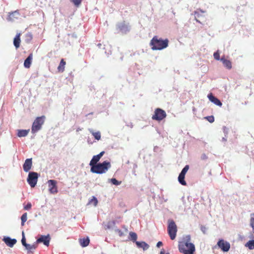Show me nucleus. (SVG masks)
Segmentation results:
<instances>
[{
  "label": "nucleus",
  "instance_id": "nucleus-36",
  "mask_svg": "<svg viewBox=\"0 0 254 254\" xmlns=\"http://www.w3.org/2000/svg\"><path fill=\"white\" fill-rule=\"evenodd\" d=\"M15 14H17V15H18L19 13H18V12L17 11H15L14 12H12L11 13H9V15L8 16L9 19L13 20V18H12V16H13Z\"/></svg>",
  "mask_w": 254,
  "mask_h": 254
},
{
  "label": "nucleus",
  "instance_id": "nucleus-23",
  "mask_svg": "<svg viewBox=\"0 0 254 254\" xmlns=\"http://www.w3.org/2000/svg\"><path fill=\"white\" fill-rule=\"evenodd\" d=\"M66 64L65 62L63 59L61 60L60 64L58 67V69L59 71L63 72L64 70L65 65Z\"/></svg>",
  "mask_w": 254,
  "mask_h": 254
},
{
  "label": "nucleus",
  "instance_id": "nucleus-33",
  "mask_svg": "<svg viewBox=\"0 0 254 254\" xmlns=\"http://www.w3.org/2000/svg\"><path fill=\"white\" fill-rule=\"evenodd\" d=\"M21 243H22V245L24 246V247H25L27 244L26 242V239L25 238L24 234L23 232H22V238L21 240Z\"/></svg>",
  "mask_w": 254,
  "mask_h": 254
},
{
  "label": "nucleus",
  "instance_id": "nucleus-41",
  "mask_svg": "<svg viewBox=\"0 0 254 254\" xmlns=\"http://www.w3.org/2000/svg\"><path fill=\"white\" fill-rule=\"evenodd\" d=\"M104 151L101 152L99 154L97 155L99 158H101L104 154Z\"/></svg>",
  "mask_w": 254,
  "mask_h": 254
},
{
  "label": "nucleus",
  "instance_id": "nucleus-37",
  "mask_svg": "<svg viewBox=\"0 0 254 254\" xmlns=\"http://www.w3.org/2000/svg\"><path fill=\"white\" fill-rule=\"evenodd\" d=\"M116 232L118 234V235L120 237H122V236H124V235H125L124 233H123V232H122V231L120 229H117L116 230Z\"/></svg>",
  "mask_w": 254,
  "mask_h": 254
},
{
  "label": "nucleus",
  "instance_id": "nucleus-13",
  "mask_svg": "<svg viewBox=\"0 0 254 254\" xmlns=\"http://www.w3.org/2000/svg\"><path fill=\"white\" fill-rule=\"evenodd\" d=\"M32 165V158L27 159L23 165L24 171L26 172H28L31 169Z\"/></svg>",
  "mask_w": 254,
  "mask_h": 254
},
{
  "label": "nucleus",
  "instance_id": "nucleus-17",
  "mask_svg": "<svg viewBox=\"0 0 254 254\" xmlns=\"http://www.w3.org/2000/svg\"><path fill=\"white\" fill-rule=\"evenodd\" d=\"M220 61L223 63V65L225 67L229 69L232 68V63L230 61L225 59L224 57H222Z\"/></svg>",
  "mask_w": 254,
  "mask_h": 254
},
{
  "label": "nucleus",
  "instance_id": "nucleus-15",
  "mask_svg": "<svg viewBox=\"0 0 254 254\" xmlns=\"http://www.w3.org/2000/svg\"><path fill=\"white\" fill-rule=\"evenodd\" d=\"M33 59V54L31 53L24 61V66L25 67L29 68L31 64Z\"/></svg>",
  "mask_w": 254,
  "mask_h": 254
},
{
  "label": "nucleus",
  "instance_id": "nucleus-22",
  "mask_svg": "<svg viewBox=\"0 0 254 254\" xmlns=\"http://www.w3.org/2000/svg\"><path fill=\"white\" fill-rule=\"evenodd\" d=\"M89 239L88 238H83L79 240L81 246L83 247L87 246L89 244Z\"/></svg>",
  "mask_w": 254,
  "mask_h": 254
},
{
  "label": "nucleus",
  "instance_id": "nucleus-31",
  "mask_svg": "<svg viewBox=\"0 0 254 254\" xmlns=\"http://www.w3.org/2000/svg\"><path fill=\"white\" fill-rule=\"evenodd\" d=\"M201 17V16L198 12H195V18L197 22L199 23H201L200 20L199 19Z\"/></svg>",
  "mask_w": 254,
  "mask_h": 254
},
{
  "label": "nucleus",
  "instance_id": "nucleus-18",
  "mask_svg": "<svg viewBox=\"0 0 254 254\" xmlns=\"http://www.w3.org/2000/svg\"><path fill=\"white\" fill-rule=\"evenodd\" d=\"M38 245L35 242L32 245L27 244V245L25 247L26 249L28 251V253H33L34 251L37 248Z\"/></svg>",
  "mask_w": 254,
  "mask_h": 254
},
{
  "label": "nucleus",
  "instance_id": "nucleus-1",
  "mask_svg": "<svg viewBox=\"0 0 254 254\" xmlns=\"http://www.w3.org/2000/svg\"><path fill=\"white\" fill-rule=\"evenodd\" d=\"M178 248L180 253L183 254H193L195 250L194 245L190 242V237L189 235L179 242Z\"/></svg>",
  "mask_w": 254,
  "mask_h": 254
},
{
  "label": "nucleus",
  "instance_id": "nucleus-7",
  "mask_svg": "<svg viewBox=\"0 0 254 254\" xmlns=\"http://www.w3.org/2000/svg\"><path fill=\"white\" fill-rule=\"evenodd\" d=\"M38 174L36 172H30L29 173L27 182L32 188L36 186L38 181Z\"/></svg>",
  "mask_w": 254,
  "mask_h": 254
},
{
  "label": "nucleus",
  "instance_id": "nucleus-29",
  "mask_svg": "<svg viewBox=\"0 0 254 254\" xmlns=\"http://www.w3.org/2000/svg\"><path fill=\"white\" fill-rule=\"evenodd\" d=\"M111 182L115 185H120L121 184V181H118L117 180H116L115 178H112L111 179Z\"/></svg>",
  "mask_w": 254,
  "mask_h": 254
},
{
  "label": "nucleus",
  "instance_id": "nucleus-43",
  "mask_svg": "<svg viewBox=\"0 0 254 254\" xmlns=\"http://www.w3.org/2000/svg\"><path fill=\"white\" fill-rule=\"evenodd\" d=\"M162 245H163V243H162V242H161V241L158 242L157 243V247H158V248L160 247H161V246H162Z\"/></svg>",
  "mask_w": 254,
  "mask_h": 254
},
{
  "label": "nucleus",
  "instance_id": "nucleus-30",
  "mask_svg": "<svg viewBox=\"0 0 254 254\" xmlns=\"http://www.w3.org/2000/svg\"><path fill=\"white\" fill-rule=\"evenodd\" d=\"M89 202L90 203H93L94 205L96 206L98 203V200L95 197L93 196Z\"/></svg>",
  "mask_w": 254,
  "mask_h": 254
},
{
  "label": "nucleus",
  "instance_id": "nucleus-4",
  "mask_svg": "<svg viewBox=\"0 0 254 254\" xmlns=\"http://www.w3.org/2000/svg\"><path fill=\"white\" fill-rule=\"evenodd\" d=\"M45 116H42L36 118L33 123L31 127L32 133H35L41 129L42 126L45 122Z\"/></svg>",
  "mask_w": 254,
  "mask_h": 254
},
{
  "label": "nucleus",
  "instance_id": "nucleus-38",
  "mask_svg": "<svg viewBox=\"0 0 254 254\" xmlns=\"http://www.w3.org/2000/svg\"><path fill=\"white\" fill-rule=\"evenodd\" d=\"M72 2L76 6H78L80 4V3L81 2V0H72Z\"/></svg>",
  "mask_w": 254,
  "mask_h": 254
},
{
  "label": "nucleus",
  "instance_id": "nucleus-28",
  "mask_svg": "<svg viewBox=\"0 0 254 254\" xmlns=\"http://www.w3.org/2000/svg\"><path fill=\"white\" fill-rule=\"evenodd\" d=\"M21 225L23 226L24 225L25 222L27 220V213H24L21 217Z\"/></svg>",
  "mask_w": 254,
  "mask_h": 254
},
{
  "label": "nucleus",
  "instance_id": "nucleus-40",
  "mask_svg": "<svg viewBox=\"0 0 254 254\" xmlns=\"http://www.w3.org/2000/svg\"><path fill=\"white\" fill-rule=\"evenodd\" d=\"M201 159L202 160H206L207 159V156L205 154H203L201 156Z\"/></svg>",
  "mask_w": 254,
  "mask_h": 254
},
{
  "label": "nucleus",
  "instance_id": "nucleus-16",
  "mask_svg": "<svg viewBox=\"0 0 254 254\" xmlns=\"http://www.w3.org/2000/svg\"><path fill=\"white\" fill-rule=\"evenodd\" d=\"M20 35V33H17L15 38H14L13 45L16 49H18L20 47V44L21 42Z\"/></svg>",
  "mask_w": 254,
  "mask_h": 254
},
{
  "label": "nucleus",
  "instance_id": "nucleus-21",
  "mask_svg": "<svg viewBox=\"0 0 254 254\" xmlns=\"http://www.w3.org/2000/svg\"><path fill=\"white\" fill-rule=\"evenodd\" d=\"M29 131V129L18 130L17 132V136L20 137L26 136L28 134Z\"/></svg>",
  "mask_w": 254,
  "mask_h": 254
},
{
  "label": "nucleus",
  "instance_id": "nucleus-14",
  "mask_svg": "<svg viewBox=\"0 0 254 254\" xmlns=\"http://www.w3.org/2000/svg\"><path fill=\"white\" fill-rule=\"evenodd\" d=\"M3 241L7 246L11 248L13 247V246L16 244L17 242L16 239H12L9 237L4 238L3 239Z\"/></svg>",
  "mask_w": 254,
  "mask_h": 254
},
{
  "label": "nucleus",
  "instance_id": "nucleus-32",
  "mask_svg": "<svg viewBox=\"0 0 254 254\" xmlns=\"http://www.w3.org/2000/svg\"><path fill=\"white\" fill-rule=\"evenodd\" d=\"M251 225L253 229L254 233V213L251 215Z\"/></svg>",
  "mask_w": 254,
  "mask_h": 254
},
{
  "label": "nucleus",
  "instance_id": "nucleus-9",
  "mask_svg": "<svg viewBox=\"0 0 254 254\" xmlns=\"http://www.w3.org/2000/svg\"><path fill=\"white\" fill-rule=\"evenodd\" d=\"M189 169V166L186 165L185 167L182 170L181 173L179 174L178 177V181L183 186H186L187 183L185 181V177L186 174L188 172V170Z\"/></svg>",
  "mask_w": 254,
  "mask_h": 254
},
{
  "label": "nucleus",
  "instance_id": "nucleus-25",
  "mask_svg": "<svg viewBox=\"0 0 254 254\" xmlns=\"http://www.w3.org/2000/svg\"><path fill=\"white\" fill-rule=\"evenodd\" d=\"M250 250L254 249V240L248 241L245 245Z\"/></svg>",
  "mask_w": 254,
  "mask_h": 254
},
{
  "label": "nucleus",
  "instance_id": "nucleus-26",
  "mask_svg": "<svg viewBox=\"0 0 254 254\" xmlns=\"http://www.w3.org/2000/svg\"><path fill=\"white\" fill-rule=\"evenodd\" d=\"M137 238V235L135 233L133 232H130L129 233V239L133 242H136V240Z\"/></svg>",
  "mask_w": 254,
  "mask_h": 254
},
{
  "label": "nucleus",
  "instance_id": "nucleus-19",
  "mask_svg": "<svg viewBox=\"0 0 254 254\" xmlns=\"http://www.w3.org/2000/svg\"><path fill=\"white\" fill-rule=\"evenodd\" d=\"M136 245H137V246L138 248H141L144 250H146L148 249L149 248V245L144 242H140L136 241Z\"/></svg>",
  "mask_w": 254,
  "mask_h": 254
},
{
  "label": "nucleus",
  "instance_id": "nucleus-8",
  "mask_svg": "<svg viewBox=\"0 0 254 254\" xmlns=\"http://www.w3.org/2000/svg\"><path fill=\"white\" fill-rule=\"evenodd\" d=\"M217 246L224 252H227L230 249V244L223 239H220L217 243Z\"/></svg>",
  "mask_w": 254,
  "mask_h": 254
},
{
  "label": "nucleus",
  "instance_id": "nucleus-6",
  "mask_svg": "<svg viewBox=\"0 0 254 254\" xmlns=\"http://www.w3.org/2000/svg\"><path fill=\"white\" fill-rule=\"evenodd\" d=\"M166 116L165 111L160 108H157L154 111V114L152 116V119L153 120L160 121L165 119Z\"/></svg>",
  "mask_w": 254,
  "mask_h": 254
},
{
  "label": "nucleus",
  "instance_id": "nucleus-34",
  "mask_svg": "<svg viewBox=\"0 0 254 254\" xmlns=\"http://www.w3.org/2000/svg\"><path fill=\"white\" fill-rule=\"evenodd\" d=\"M205 119L210 123H212L214 121V118L213 116H207Z\"/></svg>",
  "mask_w": 254,
  "mask_h": 254
},
{
  "label": "nucleus",
  "instance_id": "nucleus-3",
  "mask_svg": "<svg viewBox=\"0 0 254 254\" xmlns=\"http://www.w3.org/2000/svg\"><path fill=\"white\" fill-rule=\"evenodd\" d=\"M111 167L110 163L105 161L102 163H98L96 165L92 166L90 170L93 173L101 174L106 173Z\"/></svg>",
  "mask_w": 254,
  "mask_h": 254
},
{
  "label": "nucleus",
  "instance_id": "nucleus-35",
  "mask_svg": "<svg viewBox=\"0 0 254 254\" xmlns=\"http://www.w3.org/2000/svg\"><path fill=\"white\" fill-rule=\"evenodd\" d=\"M214 58L216 60H220V55L218 51L215 52L213 54Z\"/></svg>",
  "mask_w": 254,
  "mask_h": 254
},
{
  "label": "nucleus",
  "instance_id": "nucleus-45",
  "mask_svg": "<svg viewBox=\"0 0 254 254\" xmlns=\"http://www.w3.org/2000/svg\"><path fill=\"white\" fill-rule=\"evenodd\" d=\"M101 46H102L101 44H98V46L99 48H100Z\"/></svg>",
  "mask_w": 254,
  "mask_h": 254
},
{
  "label": "nucleus",
  "instance_id": "nucleus-44",
  "mask_svg": "<svg viewBox=\"0 0 254 254\" xmlns=\"http://www.w3.org/2000/svg\"><path fill=\"white\" fill-rule=\"evenodd\" d=\"M160 254H169V253H165V251H164V249H162L161 252H160Z\"/></svg>",
  "mask_w": 254,
  "mask_h": 254
},
{
  "label": "nucleus",
  "instance_id": "nucleus-20",
  "mask_svg": "<svg viewBox=\"0 0 254 254\" xmlns=\"http://www.w3.org/2000/svg\"><path fill=\"white\" fill-rule=\"evenodd\" d=\"M100 158H99L97 155L94 156L90 162L89 165L91 167L96 165L97 164V162L100 160Z\"/></svg>",
  "mask_w": 254,
  "mask_h": 254
},
{
  "label": "nucleus",
  "instance_id": "nucleus-11",
  "mask_svg": "<svg viewBox=\"0 0 254 254\" xmlns=\"http://www.w3.org/2000/svg\"><path fill=\"white\" fill-rule=\"evenodd\" d=\"M51 238L50 235L48 234L47 236L42 235L40 236L39 238H38L36 241V243H43V244L46 246H49L50 244Z\"/></svg>",
  "mask_w": 254,
  "mask_h": 254
},
{
  "label": "nucleus",
  "instance_id": "nucleus-5",
  "mask_svg": "<svg viewBox=\"0 0 254 254\" xmlns=\"http://www.w3.org/2000/svg\"><path fill=\"white\" fill-rule=\"evenodd\" d=\"M168 233L172 240L176 238L177 232V226L174 220L169 219L168 221Z\"/></svg>",
  "mask_w": 254,
  "mask_h": 254
},
{
  "label": "nucleus",
  "instance_id": "nucleus-12",
  "mask_svg": "<svg viewBox=\"0 0 254 254\" xmlns=\"http://www.w3.org/2000/svg\"><path fill=\"white\" fill-rule=\"evenodd\" d=\"M207 97L208 98L209 100L214 104L219 107L222 106V103L221 102L218 98L214 96L212 93L209 94L207 96Z\"/></svg>",
  "mask_w": 254,
  "mask_h": 254
},
{
  "label": "nucleus",
  "instance_id": "nucleus-27",
  "mask_svg": "<svg viewBox=\"0 0 254 254\" xmlns=\"http://www.w3.org/2000/svg\"><path fill=\"white\" fill-rule=\"evenodd\" d=\"M33 36L31 33H28L25 35V42L27 43H29L32 39Z\"/></svg>",
  "mask_w": 254,
  "mask_h": 254
},
{
  "label": "nucleus",
  "instance_id": "nucleus-39",
  "mask_svg": "<svg viewBox=\"0 0 254 254\" xmlns=\"http://www.w3.org/2000/svg\"><path fill=\"white\" fill-rule=\"evenodd\" d=\"M31 207H32V205H31V203L30 202H28L27 204V205L24 206V208L25 210H29V209H31Z\"/></svg>",
  "mask_w": 254,
  "mask_h": 254
},
{
  "label": "nucleus",
  "instance_id": "nucleus-42",
  "mask_svg": "<svg viewBox=\"0 0 254 254\" xmlns=\"http://www.w3.org/2000/svg\"><path fill=\"white\" fill-rule=\"evenodd\" d=\"M206 228L204 226L201 227V230L203 232V233H205Z\"/></svg>",
  "mask_w": 254,
  "mask_h": 254
},
{
  "label": "nucleus",
  "instance_id": "nucleus-24",
  "mask_svg": "<svg viewBox=\"0 0 254 254\" xmlns=\"http://www.w3.org/2000/svg\"><path fill=\"white\" fill-rule=\"evenodd\" d=\"M89 130L96 139L99 140L101 139V133L100 131L94 132L92 129H90Z\"/></svg>",
  "mask_w": 254,
  "mask_h": 254
},
{
  "label": "nucleus",
  "instance_id": "nucleus-10",
  "mask_svg": "<svg viewBox=\"0 0 254 254\" xmlns=\"http://www.w3.org/2000/svg\"><path fill=\"white\" fill-rule=\"evenodd\" d=\"M49 190L51 193H56L58 192L57 182L54 180H50L48 181Z\"/></svg>",
  "mask_w": 254,
  "mask_h": 254
},
{
  "label": "nucleus",
  "instance_id": "nucleus-2",
  "mask_svg": "<svg viewBox=\"0 0 254 254\" xmlns=\"http://www.w3.org/2000/svg\"><path fill=\"white\" fill-rule=\"evenodd\" d=\"M169 40L168 39L164 40L159 38L157 36H155L151 39L150 46L152 50H161L168 46Z\"/></svg>",
  "mask_w": 254,
  "mask_h": 254
}]
</instances>
